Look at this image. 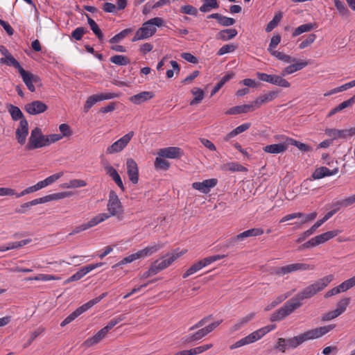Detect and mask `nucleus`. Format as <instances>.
Returning <instances> with one entry per match:
<instances>
[{
	"label": "nucleus",
	"instance_id": "30",
	"mask_svg": "<svg viewBox=\"0 0 355 355\" xmlns=\"http://www.w3.org/2000/svg\"><path fill=\"white\" fill-rule=\"evenodd\" d=\"M207 18L216 19L218 24L223 26H230L235 23V20L233 18L223 16L218 13L211 14Z\"/></svg>",
	"mask_w": 355,
	"mask_h": 355
},
{
	"label": "nucleus",
	"instance_id": "35",
	"mask_svg": "<svg viewBox=\"0 0 355 355\" xmlns=\"http://www.w3.org/2000/svg\"><path fill=\"white\" fill-rule=\"evenodd\" d=\"M318 27L316 23H307L295 28L292 33V37H295L304 33L309 32Z\"/></svg>",
	"mask_w": 355,
	"mask_h": 355
},
{
	"label": "nucleus",
	"instance_id": "54",
	"mask_svg": "<svg viewBox=\"0 0 355 355\" xmlns=\"http://www.w3.org/2000/svg\"><path fill=\"white\" fill-rule=\"evenodd\" d=\"M132 32V28H125V29L121 31L118 34H116L114 36H113L110 40L109 42L111 44L117 43V42H120L121 40H122L123 39H124L128 34L131 33Z\"/></svg>",
	"mask_w": 355,
	"mask_h": 355
},
{
	"label": "nucleus",
	"instance_id": "19",
	"mask_svg": "<svg viewBox=\"0 0 355 355\" xmlns=\"http://www.w3.org/2000/svg\"><path fill=\"white\" fill-rule=\"evenodd\" d=\"M279 94L278 90L270 91L258 96L253 102L254 109L259 108L262 104L272 101Z\"/></svg>",
	"mask_w": 355,
	"mask_h": 355
},
{
	"label": "nucleus",
	"instance_id": "21",
	"mask_svg": "<svg viewBox=\"0 0 355 355\" xmlns=\"http://www.w3.org/2000/svg\"><path fill=\"white\" fill-rule=\"evenodd\" d=\"M101 218H96V216L92 218L87 223H83L80 225L76 226L69 234L68 236H72L76 234H78L83 231L87 230L91 227H93L98 224H100V220Z\"/></svg>",
	"mask_w": 355,
	"mask_h": 355
},
{
	"label": "nucleus",
	"instance_id": "33",
	"mask_svg": "<svg viewBox=\"0 0 355 355\" xmlns=\"http://www.w3.org/2000/svg\"><path fill=\"white\" fill-rule=\"evenodd\" d=\"M205 334L202 330V329H198L197 331L189 334L182 338V341L184 344L190 343L191 342H196L200 340L204 337H205Z\"/></svg>",
	"mask_w": 355,
	"mask_h": 355
},
{
	"label": "nucleus",
	"instance_id": "37",
	"mask_svg": "<svg viewBox=\"0 0 355 355\" xmlns=\"http://www.w3.org/2000/svg\"><path fill=\"white\" fill-rule=\"evenodd\" d=\"M250 126H251L250 123H243V124L239 125L238 127H236V128H234V130H232L227 135H226L224 139L227 141L231 138H233V137H236V135H238L239 134L246 131L247 130H248L250 128Z\"/></svg>",
	"mask_w": 355,
	"mask_h": 355
},
{
	"label": "nucleus",
	"instance_id": "6",
	"mask_svg": "<svg viewBox=\"0 0 355 355\" xmlns=\"http://www.w3.org/2000/svg\"><path fill=\"white\" fill-rule=\"evenodd\" d=\"M340 232L339 230L328 231L321 234L317 235L308 241L305 242L301 246L302 249L315 248L320 244H322L330 239L336 236Z\"/></svg>",
	"mask_w": 355,
	"mask_h": 355
},
{
	"label": "nucleus",
	"instance_id": "31",
	"mask_svg": "<svg viewBox=\"0 0 355 355\" xmlns=\"http://www.w3.org/2000/svg\"><path fill=\"white\" fill-rule=\"evenodd\" d=\"M238 31L235 28H227L219 31L216 35V38L222 41H228L235 37Z\"/></svg>",
	"mask_w": 355,
	"mask_h": 355
},
{
	"label": "nucleus",
	"instance_id": "53",
	"mask_svg": "<svg viewBox=\"0 0 355 355\" xmlns=\"http://www.w3.org/2000/svg\"><path fill=\"white\" fill-rule=\"evenodd\" d=\"M110 62L119 66H125L130 63V60L123 55H115L110 58Z\"/></svg>",
	"mask_w": 355,
	"mask_h": 355
},
{
	"label": "nucleus",
	"instance_id": "62",
	"mask_svg": "<svg viewBox=\"0 0 355 355\" xmlns=\"http://www.w3.org/2000/svg\"><path fill=\"white\" fill-rule=\"evenodd\" d=\"M31 241H32V240L31 239H26L21 240L19 241L10 242L7 244H8V248L10 250H13V249L20 248L30 243Z\"/></svg>",
	"mask_w": 355,
	"mask_h": 355
},
{
	"label": "nucleus",
	"instance_id": "27",
	"mask_svg": "<svg viewBox=\"0 0 355 355\" xmlns=\"http://www.w3.org/2000/svg\"><path fill=\"white\" fill-rule=\"evenodd\" d=\"M144 24L149 30L150 35L153 36L157 31L156 27H161L164 26V21L162 18L156 17L148 20L147 21L144 22Z\"/></svg>",
	"mask_w": 355,
	"mask_h": 355
},
{
	"label": "nucleus",
	"instance_id": "18",
	"mask_svg": "<svg viewBox=\"0 0 355 355\" xmlns=\"http://www.w3.org/2000/svg\"><path fill=\"white\" fill-rule=\"evenodd\" d=\"M48 106L40 101H34L25 105V110L31 115H36L44 112Z\"/></svg>",
	"mask_w": 355,
	"mask_h": 355
},
{
	"label": "nucleus",
	"instance_id": "4",
	"mask_svg": "<svg viewBox=\"0 0 355 355\" xmlns=\"http://www.w3.org/2000/svg\"><path fill=\"white\" fill-rule=\"evenodd\" d=\"M275 329H276L275 324H270V325L261 327V328L252 332L248 336L236 341L235 343L232 345L230 347V349H234L241 347L242 346L253 343L260 340L266 334L274 330Z\"/></svg>",
	"mask_w": 355,
	"mask_h": 355
},
{
	"label": "nucleus",
	"instance_id": "36",
	"mask_svg": "<svg viewBox=\"0 0 355 355\" xmlns=\"http://www.w3.org/2000/svg\"><path fill=\"white\" fill-rule=\"evenodd\" d=\"M71 195V192L64 191L60 193H52L40 198L42 203H46L52 200H60L69 197Z\"/></svg>",
	"mask_w": 355,
	"mask_h": 355
},
{
	"label": "nucleus",
	"instance_id": "5",
	"mask_svg": "<svg viewBox=\"0 0 355 355\" xmlns=\"http://www.w3.org/2000/svg\"><path fill=\"white\" fill-rule=\"evenodd\" d=\"M47 137L43 135L41 128L36 127L31 132L28 141L25 146L27 150H32L46 146Z\"/></svg>",
	"mask_w": 355,
	"mask_h": 355
},
{
	"label": "nucleus",
	"instance_id": "20",
	"mask_svg": "<svg viewBox=\"0 0 355 355\" xmlns=\"http://www.w3.org/2000/svg\"><path fill=\"white\" fill-rule=\"evenodd\" d=\"M338 172V168L336 167L333 170L325 166H321L317 168L312 174V178L314 180H319L327 176H331L337 174Z\"/></svg>",
	"mask_w": 355,
	"mask_h": 355
},
{
	"label": "nucleus",
	"instance_id": "56",
	"mask_svg": "<svg viewBox=\"0 0 355 355\" xmlns=\"http://www.w3.org/2000/svg\"><path fill=\"white\" fill-rule=\"evenodd\" d=\"M155 167L156 170L167 171L170 167V164L164 157L159 156L155 159Z\"/></svg>",
	"mask_w": 355,
	"mask_h": 355
},
{
	"label": "nucleus",
	"instance_id": "1",
	"mask_svg": "<svg viewBox=\"0 0 355 355\" xmlns=\"http://www.w3.org/2000/svg\"><path fill=\"white\" fill-rule=\"evenodd\" d=\"M334 279L333 275H328L319 279L313 284L300 291L295 297L291 298L279 309L274 311L270 317L271 322H279L293 313L302 305V301L309 299L326 288Z\"/></svg>",
	"mask_w": 355,
	"mask_h": 355
},
{
	"label": "nucleus",
	"instance_id": "39",
	"mask_svg": "<svg viewBox=\"0 0 355 355\" xmlns=\"http://www.w3.org/2000/svg\"><path fill=\"white\" fill-rule=\"evenodd\" d=\"M299 214L300 216H298V218L300 219V220L299 222L294 223V224L296 225L297 227H300L301 225H302L306 223H309V222H311V221L315 220L318 215L316 211H313V212H311L309 214H304L302 212H299Z\"/></svg>",
	"mask_w": 355,
	"mask_h": 355
},
{
	"label": "nucleus",
	"instance_id": "23",
	"mask_svg": "<svg viewBox=\"0 0 355 355\" xmlns=\"http://www.w3.org/2000/svg\"><path fill=\"white\" fill-rule=\"evenodd\" d=\"M254 110V105L252 103L251 104L241 105L232 107L225 112V114L235 115L243 113H248L249 112H252Z\"/></svg>",
	"mask_w": 355,
	"mask_h": 355
},
{
	"label": "nucleus",
	"instance_id": "2",
	"mask_svg": "<svg viewBox=\"0 0 355 355\" xmlns=\"http://www.w3.org/2000/svg\"><path fill=\"white\" fill-rule=\"evenodd\" d=\"M336 327V325L335 324L318 327L309 329L298 336L290 338L286 340L288 347L295 349L305 341L322 338L334 329Z\"/></svg>",
	"mask_w": 355,
	"mask_h": 355
},
{
	"label": "nucleus",
	"instance_id": "38",
	"mask_svg": "<svg viewBox=\"0 0 355 355\" xmlns=\"http://www.w3.org/2000/svg\"><path fill=\"white\" fill-rule=\"evenodd\" d=\"M6 107L13 121H21L22 119H25L24 114L18 107L12 104H8Z\"/></svg>",
	"mask_w": 355,
	"mask_h": 355
},
{
	"label": "nucleus",
	"instance_id": "55",
	"mask_svg": "<svg viewBox=\"0 0 355 355\" xmlns=\"http://www.w3.org/2000/svg\"><path fill=\"white\" fill-rule=\"evenodd\" d=\"M125 318V315H120L113 319H112L105 327L102 328V329L107 334L110 330H111L115 325L119 324L120 322L123 321Z\"/></svg>",
	"mask_w": 355,
	"mask_h": 355
},
{
	"label": "nucleus",
	"instance_id": "51",
	"mask_svg": "<svg viewBox=\"0 0 355 355\" xmlns=\"http://www.w3.org/2000/svg\"><path fill=\"white\" fill-rule=\"evenodd\" d=\"M164 247V245L162 243H153L151 245H149L144 248L143 250L144 251L145 257H149L155 253H156L157 251H159L160 249H162Z\"/></svg>",
	"mask_w": 355,
	"mask_h": 355
},
{
	"label": "nucleus",
	"instance_id": "63",
	"mask_svg": "<svg viewBox=\"0 0 355 355\" xmlns=\"http://www.w3.org/2000/svg\"><path fill=\"white\" fill-rule=\"evenodd\" d=\"M255 313H250L245 317L241 318L239 321L235 324L234 329L237 330L243 327L245 324L248 323L254 318Z\"/></svg>",
	"mask_w": 355,
	"mask_h": 355
},
{
	"label": "nucleus",
	"instance_id": "3",
	"mask_svg": "<svg viewBox=\"0 0 355 355\" xmlns=\"http://www.w3.org/2000/svg\"><path fill=\"white\" fill-rule=\"evenodd\" d=\"M107 207L108 213H101L95 216L96 218H101L100 223L105 221L111 216H116L119 220L123 219V207L117 194L114 191H111L109 193Z\"/></svg>",
	"mask_w": 355,
	"mask_h": 355
},
{
	"label": "nucleus",
	"instance_id": "29",
	"mask_svg": "<svg viewBox=\"0 0 355 355\" xmlns=\"http://www.w3.org/2000/svg\"><path fill=\"white\" fill-rule=\"evenodd\" d=\"M263 151L270 154H279L284 153L287 150V144L284 142L279 144H274L266 146L263 148Z\"/></svg>",
	"mask_w": 355,
	"mask_h": 355
},
{
	"label": "nucleus",
	"instance_id": "50",
	"mask_svg": "<svg viewBox=\"0 0 355 355\" xmlns=\"http://www.w3.org/2000/svg\"><path fill=\"white\" fill-rule=\"evenodd\" d=\"M213 347L212 344H206L203 345H200L190 349H187V355H197L203 353L204 352L207 351Z\"/></svg>",
	"mask_w": 355,
	"mask_h": 355
},
{
	"label": "nucleus",
	"instance_id": "17",
	"mask_svg": "<svg viewBox=\"0 0 355 355\" xmlns=\"http://www.w3.org/2000/svg\"><path fill=\"white\" fill-rule=\"evenodd\" d=\"M127 174L130 181L136 184L139 181V169L137 164L133 159H128L126 161Z\"/></svg>",
	"mask_w": 355,
	"mask_h": 355
},
{
	"label": "nucleus",
	"instance_id": "28",
	"mask_svg": "<svg viewBox=\"0 0 355 355\" xmlns=\"http://www.w3.org/2000/svg\"><path fill=\"white\" fill-rule=\"evenodd\" d=\"M106 335H107V334L101 329L95 335L87 338L84 341L83 345H84L87 347H90L100 343L101 341V340L105 337Z\"/></svg>",
	"mask_w": 355,
	"mask_h": 355
},
{
	"label": "nucleus",
	"instance_id": "25",
	"mask_svg": "<svg viewBox=\"0 0 355 355\" xmlns=\"http://www.w3.org/2000/svg\"><path fill=\"white\" fill-rule=\"evenodd\" d=\"M277 139H285V143L288 145L296 146L302 152H309L311 150V148L306 144L302 143L293 138H289L284 136H279L277 137Z\"/></svg>",
	"mask_w": 355,
	"mask_h": 355
},
{
	"label": "nucleus",
	"instance_id": "10",
	"mask_svg": "<svg viewBox=\"0 0 355 355\" xmlns=\"http://www.w3.org/2000/svg\"><path fill=\"white\" fill-rule=\"evenodd\" d=\"M134 135V132L130 131L117 141H114L112 145L107 148L106 153L112 155L121 152L129 144Z\"/></svg>",
	"mask_w": 355,
	"mask_h": 355
},
{
	"label": "nucleus",
	"instance_id": "47",
	"mask_svg": "<svg viewBox=\"0 0 355 355\" xmlns=\"http://www.w3.org/2000/svg\"><path fill=\"white\" fill-rule=\"evenodd\" d=\"M272 55L275 57L277 59L283 61L285 63H291L296 61V60L290 55H286L282 52L278 51H272L269 52Z\"/></svg>",
	"mask_w": 355,
	"mask_h": 355
},
{
	"label": "nucleus",
	"instance_id": "60",
	"mask_svg": "<svg viewBox=\"0 0 355 355\" xmlns=\"http://www.w3.org/2000/svg\"><path fill=\"white\" fill-rule=\"evenodd\" d=\"M40 189H42V187L38 182L36 184L29 187H27L26 189L23 190L21 192L16 193V198H21L26 194H29V193L37 191Z\"/></svg>",
	"mask_w": 355,
	"mask_h": 355
},
{
	"label": "nucleus",
	"instance_id": "12",
	"mask_svg": "<svg viewBox=\"0 0 355 355\" xmlns=\"http://www.w3.org/2000/svg\"><path fill=\"white\" fill-rule=\"evenodd\" d=\"M23 82L27 87L28 89L31 92H35V85H42L40 78L33 73L26 71L24 68L19 71Z\"/></svg>",
	"mask_w": 355,
	"mask_h": 355
},
{
	"label": "nucleus",
	"instance_id": "57",
	"mask_svg": "<svg viewBox=\"0 0 355 355\" xmlns=\"http://www.w3.org/2000/svg\"><path fill=\"white\" fill-rule=\"evenodd\" d=\"M60 135L61 138L70 137L73 135V132L71 128L67 123H62L59 125Z\"/></svg>",
	"mask_w": 355,
	"mask_h": 355
},
{
	"label": "nucleus",
	"instance_id": "16",
	"mask_svg": "<svg viewBox=\"0 0 355 355\" xmlns=\"http://www.w3.org/2000/svg\"><path fill=\"white\" fill-rule=\"evenodd\" d=\"M15 135L18 143L21 145L25 144L26 137L28 135V123L26 119H22V120L19 121Z\"/></svg>",
	"mask_w": 355,
	"mask_h": 355
},
{
	"label": "nucleus",
	"instance_id": "43",
	"mask_svg": "<svg viewBox=\"0 0 355 355\" xmlns=\"http://www.w3.org/2000/svg\"><path fill=\"white\" fill-rule=\"evenodd\" d=\"M283 17V14L281 12H277L275 14L272 19L268 23L266 27V31L267 33L271 32L275 28H276Z\"/></svg>",
	"mask_w": 355,
	"mask_h": 355
},
{
	"label": "nucleus",
	"instance_id": "61",
	"mask_svg": "<svg viewBox=\"0 0 355 355\" xmlns=\"http://www.w3.org/2000/svg\"><path fill=\"white\" fill-rule=\"evenodd\" d=\"M106 173L115 182L121 177L117 171L110 164H107L104 166Z\"/></svg>",
	"mask_w": 355,
	"mask_h": 355
},
{
	"label": "nucleus",
	"instance_id": "59",
	"mask_svg": "<svg viewBox=\"0 0 355 355\" xmlns=\"http://www.w3.org/2000/svg\"><path fill=\"white\" fill-rule=\"evenodd\" d=\"M234 77L233 73H230L224 76L214 86L211 91V95L216 94L224 85L225 83L229 81Z\"/></svg>",
	"mask_w": 355,
	"mask_h": 355
},
{
	"label": "nucleus",
	"instance_id": "49",
	"mask_svg": "<svg viewBox=\"0 0 355 355\" xmlns=\"http://www.w3.org/2000/svg\"><path fill=\"white\" fill-rule=\"evenodd\" d=\"M291 293L288 292L285 294L277 296L273 301H272L270 303H269L265 308L266 311H270L277 306L278 304L282 303L283 301H284L286 299H287L288 297H290Z\"/></svg>",
	"mask_w": 355,
	"mask_h": 355
},
{
	"label": "nucleus",
	"instance_id": "40",
	"mask_svg": "<svg viewBox=\"0 0 355 355\" xmlns=\"http://www.w3.org/2000/svg\"><path fill=\"white\" fill-rule=\"evenodd\" d=\"M39 204H42L40 198L34 199L31 201L21 205L19 207L15 209V212L18 214H25L26 213L27 210L31 208V207Z\"/></svg>",
	"mask_w": 355,
	"mask_h": 355
},
{
	"label": "nucleus",
	"instance_id": "32",
	"mask_svg": "<svg viewBox=\"0 0 355 355\" xmlns=\"http://www.w3.org/2000/svg\"><path fill=\"white\" fill-rule=\"evenodd\" d=\"M221 168L224 171L234 172H247L248 168L238 162H231L223 164Z\"/></svg>",
	"mask_w": 355,
	"mask_h": 355
},
{
	"label": "nucleus",
	"instance_id": "11",
	"mask_svg": "<svg viewBox=\"0 0 355 355\" xmlns=\"http://www.w3.org/2000/svg\"><path fill=\"white\" fill-rule=\"evenodd\" d=\"M324 133L331 140L347 139L355 135V129H353V128L342 130L326 128Z\"/></svg>",
	"mask_w": 355,
	"mask_h": 355
},
{
	"label": "nucleus",
	"instance_id": "13",
	"mask_svg": "<svg viewBox=\"0 0 355 355\" xmlns=\"http://www.w3.org/2000/svg\"><path fill=\"white\" fill-rule=\"evenodd\" d=\"M218 180L216 178H211L205 180L202 182H195L192 183V188L199 191L200 192L207 194L210 190L216 186Z\"/></svg>",
	"mask_w": 355,
	"mask_h": 355
},
{
	"label": "nucleus",
	"instance_id": "44",
	"mask_svg": "<svg viewBox=\"0 0 355 355\" xmlns=\"http://www.w3.org/2000/svg\"><path fill=\"white\" fill-rule=\"evenodd\" d=\"M63 174H64L63 172L55 173V174H53V175L47 177L44 180L40 181L39 183H40L42 189L46 187L49 185H51L53 183H54L55 182H56L58 179H60L63 175Z\"/></svg>",
	"mask_w": 355,
	"mask_h": 355
},
{
	"label": "nucleus",
	"instance_id": "8",
	"mask_svg": "<svg viewBox=\"0 0 355 355\" xmlns=\"http://www.w3.org/2000/svg\"><path fill=\"white\" fill-rule=\"evenodd\" d=\"M314 265L306 263H294L284 266L277 268L274 273L278 276H284L297 271L312 270Z\"/></svg>",
	"mask_w": 355,
	"mask_h": 355
},
{
	"label": "nucleus",
	"instance_id": "45",
	"mask_svg": "<svg viewBox=\"0 0 355 355\" xmlns=\"http://www.w3.org/2000/svg\"><path fill=\"white\" fill-rule=\"evenodd\" d=\"M249 237L246 231H244L236 236L230 239L226 242V247H233L236 245L239 242L243 241L245 239Z\"/></svg>",
	"mask_w": 355,
	"mask_h": 355
},
{
	"label": "nucleus",
	"instance_id": "34",
	"mask_svg": "<svg viewBox=\"0 0 355 355\" xmlns=\"http://www.w3.org/2000/svg\"><path fill=\"white\" fill-rule=\"evenodd\" d=\"M150 37H152V35H150L147 26H146L145 24L144 23L142 24L141 27H140L136 31L134 37L132 39V42H136L138 40L148 39Z\"/></svg>",
	"mask_w": 355,
	"mask_h": 355
},
{
	"label": "nucleus",
	"instance_id": "24",
	"mask_svg": "<svg viewBox=\"0 0 355 355\" xmlns=\"http://www.w3.org/2000/svg\"><path fill=\"white\" fill-rule=\"evenodd\" d=\"M308 65V62L300 60L294 64H290L282 71V75L286 76L300 71Z\"/></svg>",
	"mask_w": 355,
	"mask_h": 355
},
{
	"label": "nucleus",
	"instance_id": "7",
	"mask_svg": "<svg viewBox=\"0 0 355 355\" xmlns=\"http://www.w3.org/2000/svg\"><path fill=\"white\" fill-rule=\"evenodd\" d=\"M340 232L339 230L328 231L321 234L317 235L308 241L305 242L301 246L302 249L315 248L320 244H322L330 239L336 236Z\"/></svg>",
	"mask_w": 355,
	"mask_h": 355
},
{
	"label": "nucleus",
	"instance_id": "22",
	"mask_svg": "<svg viewBox=\"0 0 355 355\" xmlns=\"http://www.w3.org/2000/svg\"><path fill=\"white\" fill-rule=\"evenodd\" d=\"M152 92H141L129 98V101L135 105H140L154 97Z\"/></svg>",
	"mask_w": 355,
	"mask_h": 355
},
{
	"label": "nucleus",
	"instance_id": "14",
	"mask_svg": "<svg viewBox=\"0 0 355 355\" xmlns=\"http://www.w3.org/2000/svg\"><path fill=\"white\" fill-rule=\"evenodd\" d=\"M182 252H173L171 254H168V257L162 261L159 260L155 261L153 264L156 269L157 273L170 266L176 259H178L181 255Z\"/></svg>",
	"mask_w": 355,
	"mask_h": 355
},
{
	"label": "nucleus",
	"instance_id": "41",
	"mask_svg": "<svg viewBox=\"0 0 355 355\" xmlns=\"http://www.w3.org/2000/svg\"><path fill=\"white\" fill-rule=\"evenodd\" d=\"M203 3L200 7L199 10L202 12H208L212 9H216L219 7L217 0H202Z\"/></svg>",
	"mask_w": 355,
	"mask_h": 355
},
{
	"label": "nucleus",
	"instance_id": "48",
	"mask_svg": "<svg viewBox=\"0 0 355 355\" xmlns=\"http://www.w3.org/2000/svg\"><path fill=\"white\" fill-rule=\"evenodd\" d=\"M350 302L349 297L343 298L336 304V308L334 309L338 316L343 314L347 309Z\"/></svg>",
	"mask_w": 355,
	"mask_h": 355
},
{
	"label": "nucleus",
	"instance_id": "46",
	"mask_svg": "<svg viewBox=\"0 0 355 355\" xmlns=\"http://www.w3.org/2000/svg\"><path fill=\"white\" fill-rule=\"evenodd\" d=\"M284 76L281 75H273L272 85L279 86L284 88H288L291 87V83L284 78Z\"/></svg>",
	"mask_w": 355,
	"mask_h": 355
},
{
	"label": "nucleus",
	"instance_id": "26",
	"mask_svg": "<svg viewBox=\"0 0 355 355\" xmlns=\"http://www.w3.org/2000/svg\"><path fill=\"white\" fill-rule=\"evenodd\" d=\"M225 257L226 256L225 254H216L214 256H210L202 260H200L193 264L197 267L198 270H200L202 268L206 267L216 261L220 260L225 258Z\"/></svg>",
	"mask_w": 355,
	"mask_h": 355
},
{
	"label": "nucleus",
	"instance_id": "52",
	"mask_svg": "<svg viewBox=\"0 0 355 355\" xmlns=\"http://www.w3.org/2000/svg\"><path fill=\"white\" fill-rule=\"evenodd\" d=\"M191 94L195 96L194 98L190 102L191 105L199 103L204 98V92L199 87L193 88Z\"/></svg>",
	"mask_w": 355,
	"mask_h": 355
},
{
	"label": "nucleus",
	"instance_id": "64",
	"mask_svg": "<svg viewBox=\"0 0 355 355\" xmlns=\"http://www.w3.org/2000/svg\"><path fill=\"white\" fill-rule=\"evenodd\" d=\"M316 39V35L314 33H311L309 35V36L303 40L300 44H299V49H304L309 46H310L311 44L314 42V41Z\"/></svg>",
	"mask_w": 355,
	"mask_h": 355
},
{
	"label": "nucleus",
	"instance_id": "9",
	"mask_svg": "<svg viewBox=\"0 0 355 355\" xmlns=\"http://www.w3.org/2000/svg\"><path fill=\"white\" fill-rule=\"evenodd\" d=\"M107 296V293H103L101 295H100L98 297H96L87 302L85 303L82 306L77 308L74 311H73L71 314H69L66 320L67 322L71 323L72 321H73L76 318H78L79 315L91 309L92 306H94L97 303L100 302L104 297Z\"/></svg>",
	"mask_w": 355,
	"mask_h": 355
},
{
	"label": "nucleus",
	"instance_id": "58",
	"mask_svg": "<svg viewBox=\"0 0 355 355\" xmlns=\"http://www.w3.org/2000/svg\"><path fill=\"white\" fill-rule=\"evenodd\" d=\"M334 5L339 14L342 16L347 17L349 15V11L345 5L344 2L340 0H334Z\"/></svg>",
	"mask_w": 355,
	"mask_h": 355
},
{
	"label": "nucleus",
	"instance_id": "15",
	"mask_svg": "<svg viewBox=\"0 0 355 355\" xmlns=\"http://www.w3.org/2000/svg\"><path fill=\"white\" fill-rule=\"evenodd\" d=\"M157 155L164 158L177 159L183 155V151L179 147H166L160 148Z\"/></svg>",
	"mask_w": 355,
	"mask_h": 355
},
{
	"label": "nucleus",
	"instance_id": "42",
	"mask_svg": "<svg viewBox=\"0 0 355 355\" xmlns=\"http://www.w3.org/2000/svg\"><path fill=\"white\" fill-rule=\"evenodd\" d=\"M0 64H6L7 66H12L17 69L18 72L23 69L19 62L12 55H9L7 58H0Z\"/></svg>",
	"mask_w": 355,
	"mask_h": 355
}]
</instances>
